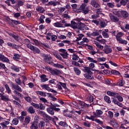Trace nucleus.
Returning a JSON list of instances; mask_svg holds the SVG:
<instances>
[{
  "label": "nucleus",
  "mask_w": 129,
  "mask_h": 129,
  "mask_svg": "<svg viewBox=\"0 0 129 129\" xmlns=\"http://www.w3.org/2000/svg\"><path fill=\"white\" fill-rule=\"evenodd\" d=\"M11 87L12 90H14L13 93H14L15 95H18V96H20V97H23V95L20 93L23 92V90H22V88H21V87L18 85H16L14 83L11 82Z\"/></svg>",
  "instance_id": "obj_1"
},
{
  "label": "nucleus",
  "mask_w": 129,
  "mask_h": 129,
  "mask_svg": "<svg viewBox=\"0 0 129 129\" xmlns=\"http://www.w3.org/2000/svg\"><path fill=\"white\" fill-rule=\"evenodd\" d=\"M6 23H8L11 27H14V25H18L21 24L19 21L16 20L11 19L10 17L6 16L5 18Z\"/></svg>",
  "instance_id": "obj_2"
},
{
  "label": "nucleus",
  "mask_w": 129,
  "mask_h": 129,
  "mask_svg": "<svg viewBox=\"0 0 129 129\" xmlns=\"http://www.w3.org/2000/svg\"><path fill=\"white\" fill-rule=\"evenodd\" d=\"M42 56L43 57L44 62H46L48 64H49V65H53L54 64V62L52 61V56H51V55L42 53Z\"/></svg>",
  "instance_id": "obj_3"
},
{
  "label": "nucleus",
  "mask_w": 129,
  "mask_h": 129,
  "mask_svg": "<svg viewBox=\"0 0 129 129\" xmlns=\"http://www.w3.org/2000/svg\"><path fill=\"white\" fill-rule=\"evenodd\" d=\"M39 113L41 116H43L46 120V122H49L50 120H52L53 122H56L54 121V119L51 117L49 115L47 114L44 111H39Z\"/></svg>",
  "instance_id": "obj_4"
},
{
  "label": "nucleus",
  "mask_w": 129,
  "mask_h": 129,
  "mask_svg": "<svg viewBox=\"0 0 129 129\" xmlns=\"http://www.w3.org/2000/svg\"><path fill=\"white\" fill-rule=\"evenodd\" d=\"M87 59L88 61L90 62H92L93 63H97L98 62H104L105 60H106V58L105 57H98L97 60L93 59V58L91 57H87Z\"/></svg>",
  "instance_id": "obj_5"
},
{
  "label": "nucleus",
  "mask_w": 129,
  "mask_h": 129,
  "mask_svg": "<svg viewBox=\"0 0 129 129\" xmlns=\"http://www.w3.org/2000/svg\"><path fill=\"white\" fill-rule=\"evenodd\" d=\"M116 15L118 18L122 17L124 19H126L128 18V13L125 11H118L116 12Z\"/></svg>",
  "instance_id": "obj_6"
},
{
  "label": "nucleus",
  "mask_w": 129,
  "mask_h": 129,
  "mask_svg": "<svg viewBox=\"0 0 129 129\" xmlns=\"http://www.w3.org/2000/svg\"><path fill=\"white\" fill-rule=\"evenodd\" d=\"M78 24L75 22L74 21H72L70 23H65L64 26L65 27H71L73 29H77Z\"/></svg>",
  "instance_id": "obj_7"
},
{
  "label": "nucleus",
  "mask_w": 129,
  "mask_h": 129,
  "mask_svg": "<svg viewBox=\"0 0 129 129\" xmlns=\"http://www.w3.org/2000/svg\"><path fill=\"white\" fill-rule=\"evenodd\" d=\"M49 70L53 76L56 75V76H59L60 74H61V71L59 70H54L52 68H49Z\"/></svg>",
  "instance_id": "obj_8"
},
{
  "label": "nucleus",
  "mask_w": 129,
  "mask_h": 129,
  "mask_svg": "<svg viewBox=\"0 0 129 129\" xmlns=\"http://www.w3.org/2000/svg\"><path fill=\"white\" fill-rule=\"evenodd\" d=\"M29 49H30L31 51H33L34 54H40V53H41L40 49L33 45H29Z\"/></svg>",
  "instance_id": "obj_9"
},
{
  "label": "nucleus",
  "mask_w": 129,
  "mask_h": 129,
  "mask_svg": "<svg viewBox=\"0 0 129 129\" xmlns=\"http://www.w3.org/2000/svg\"><path fill=\"white\" fill-rule=\"evenodd\" d=\"M84 76L86 79L88 80H94V77H93V73H88L84 74Z\"/></svg>",
  "instance_id": "obj_10"
},
{
  "label": "nucleus",
  "mask_w": 129,
  "mask_h": 129,
  "mask_svg": "<svg viewBox=\"0 0 129 129\" xmlns=\"http://www.w3.org/2000/svg\"><path fill=\"white\" fill-rule=\"evenodd\" d=\"M96 116L94 115H91L90 117V120H92V121H96L97 123H99V124H103V122L101 120H100L99 119H95Z\"/></svg>",
  "instance_id": "obj_11"
},
{
  "label": "nucleus",
  "mask_w": 129,
  "mask_h": 129,
  "mask_svg": "<svg viewBox=\"0 0 129 129\" xmlns=\"http://www.w3.org/2000/svg\"><path fill=\"white\" fill-rule=\"evenodd\" d=\"M103 51L105 54H109V53H111V52H112V48L108 45H106Z\"/></svg>",
  "instance_id": "obj_12"
},
{
  "label": "nucleus",
  "mask_w": 129,
  "mask_h": 129,
  "mask_svg": "<svg viewBox=\"0 0 129 129\" xmlns=\"http://www.w3.org/2000/svg\"><path fill=\"white\" fill-rule=\"evenodd\" d=\"M7 45H8L9 47H11L12 49H15V50L20 48L19 45H18L15 43H12V42H7Z\"/></svg>",
  "instance_id": "obj_13"
},
{
  "label": "nucleus",
  "mask_w": 129,
  "mask_h": 129,
  "mask_svg": "<svg viewBox=\"0 0 129 129\" xmlns=\"http://www.w3.org/2000/svg\"><path fill=\"white\" fill-rule=\"evenodd\" d=\"M111 99L112 102L114 104H116L118 106H119L120 107H122V106H123V105L122 103L117 101V99H115V98H111Z\"/></svg>",
  "instance_id": "obj_14"
},
{
  "label": "nucleus",
  "mask_w": 129,
  "mask_h": 129,
  "mask_svg": "<svg viewBox=\"0 0 129 129\" xmlns=\"http://www.w3.org/2000/svg\"><path fill=\"white\" fill-rule=\"evenodd\" d=\"M110 19L111 21L114 23H117V22H119V18L112 14L110 15Z\"/></svg>",
  "instance_id": "obj_15"
},
{
  "label": "nucleus",
  "mask_w": 129,
  "mask_h": 129,
  "mask_svg": "<svg viewBox=\"0 0 129 129\" xmlns=\"http://www.w3.org/2000/svg\"><path fill=\"white\" fill-rule=\"evenodd\" d=\"M0 61L5 62L6 63H9L10 62V59H9L8 57L5 56L4 54H0Z\"/></svg>",
  "instance_id": "obj_16"
},
{
  "label": "nucleus",
  "mask_w": 129,
  "mask_h": 129,
  "mask_svg": "<svg viewBox=\"0 0 129 129\" xmlns=\"http://www.w3.org/2000/svg\"><path fill=\"white\" fill-rule=\"evenodd\" d=\"M105 84H107V85H109L110 86H117V85H118V83H113L112 81H110L109 80H106Z\"/></svg>",
  "instance_id": "obj_17"
},
{
  "label": "nucleus",
  "mask_w": 129,
  "mask_h": 129,
  "mask_svg": "<svg viewBox=\"0 0 129 129\" xmlns=\"http://www.w3.org/2000/svg\"><path fill=\"white\" fill-rule=\"evenodd\" d=\"M46 111L48 113H49L51 115H54V114H55L53 107H48V108H47Z\"/></svg>",
  "instance_id": "obj_18"
},
{
  "label": "nucleus",
  "mask_w": 129,
  "mask_h": 129,
  "mask_svg": "<svg viewBox=\"0 0 129 129\" xmlns=\"http://www.w3.org/2000/svg\"><path fill=\"white\" fill-rule=\"evenodd\" d=\"M59 5H60V2L57 1H50L47 4V6H53V7H56V6H59Z\"/></svg>",
  "instance_id": "obj_19"
},
{
  "label": "nucleus",
  "mask_w": 129,
  "mask_h": 129,
  "mask_svg": "<svg viewBox=\"0 0 129 129\" xmlns=\"http://www.w3.org/2000/svg\"><path fill=\"white\" fill-rule=\"evenodd\" d=\"M13 59L14 60V61H19L21 60V55L18 53H14L13 54Z\"/></svg>",
  "instance_id": "obj_20"
},
{
  "label": "nucleus",
  "mask_w": 129,
  "mask_h": 129,
  "mask_svg": "<svg viewBox=\"0 0 129 129\" xmlns=\"http://www.w3.org/2000/svg\"><path fill=\"white\" fill-rule=\"evenodd\" d=\"M27 112H28V113H30V114H34V113L36 112V111L35 110V109H34V107L31 106H29L27 109Z\"/></svg>",
  "instance_id": "obj_21"
},
{
  "label": "nucleus",
  "mask_w": 129,
  "mask_h": 129,
  "mask_svg": "<svg viewBox=\"0 0 129 129\" xmlns=\"http://www.w3.org/2000/svg\"><path fill=\"white\" fill-rule=\"evenodd\" d=\"M0 97L2 100H4V101H9L10 99H9V96H5L4 94H2L0 93Z\"/></svg>",
  "instance_id": "obj_22"
},
{
  "label": "nucleus",
  "mask_w": 129,
  "mask_h": 129,
  "mask_svg": "<svg viewBox=\"0 0 129 129\" xmlns=\"http://www.w3.org/2000/svg\"><path fill=\"white\" fill-rule=\"evenodd\" d=\"M74 71L76 75H77L78 76H80V74H81V71L77 67L74 68Z\"/></svg>",
  "instance_id": "obj_23"
},
{
  "label": "nucleus",
  "mask_w": 129,
  "mask_h": 129,
  "mask_svg": "<svg viewBox=\"0 0 129 129\" xmlns=\"http://www.w3.org/2000/svg\"><path fill=\"white\" fill-rule=\"evenodd\" d=\"M86 100L90 103H91V102H93V100H94V97H93V95H89L86 98Z\"/></svg>",
  "instance_id": "obj_24"
},
{
  "label": "nucleus",
  "mask_w": 129,
  "mask_h": 129,
  "mask_svg": "<svg viewBox=\"0 0 129 129\" xmlns=\"http://www.w3.org/2000/svg\"><path fill=\"white\" fill-rule=\"evenodd\" d=\"M36 93L37 95H40V96H44V97L47 96V93L46 92L36 91Z\"/></svg>",
  "instance_id": "obj_25"
},
{
  "label": "nucleus",
  "mask_w": 129,
  "mask_h": 129,
  "mask_svg": "<svg viewBox=\"0 0 129 129\" xmlns=\"http://www.w3.org/2000/svg\"><path fill=\"white\" fill-rule=\"evenodd\" d=\"M117 41L121 45H127V41L122 39V38L118 39Z\"/></svg>",
  "instance_id": "obj_26"
},
{
  "label": "nucleus",
  "mask_w": 129,
  "mask_h": 129,
  "mask_svg": "<svg viewBox=\"0 0 129 129\" xmlns=\"http://www.w3.org/2000/svg\"><path fill=\"white\" fill-rule=\"evenodd\" d=\"M112 98H115V99L117 98V100L120 102H122V101H123V98H122L121 96L119 95L118 93H117V95H116L115 97H113Z\"/></svg>",
  "instance_id": "obj_27"
},
{
  "label": "nucleus",
  "mask_w": 129,
  "mask_h": 129,
  "mask_svg": "<svg viewBox=\"0 0 129 129\" xmlns=\"http://www.w3.org/2000/svg\"><path fill=\"white\" fill-rule=\"evenodd\" d=\"M79 105L81 106H83V107H89V104H86V103L84 102L83 101L79 100Z\"/></svg>",
  "instance_id": "obj_28"
},
{
  "label": "nucleus",
  "mask_w": 129,
  "mask_h": 129,
  "mask_svg": "<svg viewBox=\"0 0 129 129\" xmlns=\"http://www.w3.org/2000/svg\"><path fill=\"white\" fill-rule=\"evenodd\" d=\"M11 69L12 70H14V71H15V72H20V67L15 66V64H12Z\"/></svg>",
  "instance_id": "obj_29"
},
{
  "label": "nucleus",
  "mask_w": 129,
  "mask_h": 129,
  "mask_svg": "<svg viewBox=\"0 0 129 129\" xmlns=\"http://www.w3.org/2000/svg\"><path fill=\"white\" fill-rule=\"evenodd\" d=\"M71 7H72L74 12H76L77 13H81L79 9H77V4H73L71 5Z\"/></svg>",
  "instance_id": "obj_30"
},
{
  "label": "nucleus",
  "mask_w": 129,
  "mask_h": 129,
  "mask_svg": "<svg viewBox=\"0 0 129 129\" xmlns=\"http://www.w3.org/2000/svg\"><path fill=\"white\" fill-rule=\"evenodd\" d=\"M30 129H38V124L36 122H32L31 125L30 126Z\"/></svg>",
  "instance_id": "obj_31"
},
{
  "label": "nucleus",
  "mask_w": 129,
  "mask_h": 129,
  "mask_svg": "<svg viewBox=\"0 0 129 129\" xmlns=\"http://www.w3.org/2000/svg\"><path fill=\"white\" fill-rule=\"evenodd\" d=\"M40 78L42 82H45L46 81H48L49 80V79L47 78V76L46 75H42L40 76Z\"/></svg>",
  "instance_id": "obj_32"
},
{
  "label": "nucleus",
  "mask_w": 129,
  "mask_h": 129,
  "mask_svg": "<svg viewBox=\"0 0 129 129\" xmlns=\"http://www.w3.org/2000/svg\"><path fill=\"white\" fill-rule=\"evenodd\" d=\"M106 93L107 95H109V96H113L114 97H115L117 94V93L111 92L110 91H107Z\"/></svg>",
  "instance_id": "obj_33"
},
{
  "label": "nucleus",
  "mask_w": 129,
  "mask_h": 129,
  "mask_svg": "<svg viewBox=\"0 0 129 129\" xmlns=\"http://www.w3.org/2000/svg\"><path fill=\"white\" fill-rule=\"evenodd\" d=\"M30 121H31V117H29V116L26 117L25 118L24 124L25 125L29 124V123H30Z\"/></svg>",
  "instance_id": "obj_34"
},
{
  "label": "nucleus",
  "mask_w": 129,
  "mask_h": 129,
  "mask_svg": "<svg viewBox=\"0 0 129 129\" xmlns=\"http://www.w3.org/2000/svg\"><path fill=\"white\" fill-rule=\"evenodd\" d=\"M5 87L6 89V91H7V93H8V94H11V93H12V90H11V88H10V86H9V85H5Z\"/></svg>",
  "instance_id": "obj_35"
},
{
  "label": "nucleus",
  "mask_w": 129,
  "mask_h": 129,
  "mask_svg": "<svg viewBox=\"0 0 129 129\" xmlns=\"http://www.w3.org/2000/svg\"><path fill=\"white\" fill-rule=\"evenodd\" d=\"M53 26L56 27V28H63V24L59 22L54 23Z\"/></svg>",
  "instance_id": "obj_36"
},
{
  "label": "nucleus",
  "mask_w": 129,
  "mask_h": 129,
  "mask_svg": "<svg viewBox=\"0 0 129 129\" xmlns=\"http://www.w3.org/2000/svg\"><path fill=\"white\" fill-rule=\"evenodd\" d=\"M104 99L107 103H111V100H110V98L108 96H105Z\"/></svg>",
  "instance_id": "obj_37"
},
{
  "label": "nucleus",
  "mask_w": 129,
  "mask_h": 129,
  "mask_svg": "<svg viewBox=\"0 0 129 129\" xmlns=\"http://www.w3.org/2000/svg\"><path fill=\"white\" fill-rule=\"evenodd\" d=\"M99 25L101 28H105L106 27V24L104 21H101L100 23L99 22Z\"/></svg>",
  "instance_id": "obj_38"
},
{
  "label": "nucleus",
  "mask_w": 129,
  "mask_h": 129,
  "mask_svg": "<svg viewBox=\"0 0 129 129\" xmlns=\"http://www.w3.org/2000/svg\"><path fill=\"white\" fill-rule=\"evenodd\" d=\"M59 125L63 127H67L68 126V124L66 122L60 121L59 123Z\"/></svg>",
  "instance_id": "obj_39"
},
{
  "label": "nucleus",
  "mask_w": 129,
  "mask_h": 129,
  "mask_svg": "<svg viewBox=\"0 0 129 129\" xmlns=\"http://www.w3.org/2000/svg\"><path fill=\"white\" fill-rule=\"evenodd\" d=\"M52 65L53 67H55V68H60L61 69L64 68V66L60 64L53 63Z\"/></svg>",
  "instance_id": "obj_40"
},
{
  "label": "nucleus",
  "mask_w": 129,
  "mask_h": 129,
  "mask_svg": "<svg viewBox=\"0 0 129 129\" xmlns=\"http://www.w3.org/2000/svg\"><path fill=\"white\" fill-rule=\"evenodd\" d=\"M39 127L40 129H44V126H45V122L44 121H41L39 124Z\"/></svg>",
  "instance_id": "obj_41"
},
{
  "label": "nucleus",
  "mask_w": 129,
  "mask_h": 129,
  "mask_svg": "<svg viewBox=\"0 0 129 129\" xmlns=\"http://www.w3.org/2000/svg\"><path fill=\"white\" fill-rule=\"evenodd\" d=\"M46 18L44 15H41L39 19V21L40 22V24H44L45 23V21H44V19Z\"/></svg>",
  "instance_id": "obj_42"
},
{
  "label": "nucleus",
  "mask_w": 129,
  "mask_h": 129,
  "mask_svg": "<svg viewBox=\"0 0 129 129\" xmlns=\"http://www.w3.org/2000/svg\"><path fill=\"white\" fill-rule=\"evenodd\" d=\"M94 67H95V64H94V63L92 62L89 64V68H91L92 71H98V70L94 69Z\"/></svg>",
  "instance_id": "obj_43"
},
{
  "label": "nucleus",
  "mask_w": 129,
  "mask_h": 129,
  "mask_svg": "<svg viewBox=\"0 0 129 129\" xmlns=\"http://www.w3.org/2000/svg\"><path fill=\"white\" fill-rule=\"evenodd\" d=\"M60 56H62V57L63 58V59H67L68 58V52H66L63 53H60Z\"/></svg>",
  "instance_id": "obj_44"
},
{
  "label": "nucleus",
  "mask_w": 129,
  "mask_h": 129,
  "mask_svg": "<svg viewBox=\"0 0 129 129\" xmlns=\"http://www.w3.org/2000/svg\"><path fill=\"white\" fill-rule=\"evenodd\" d=\"M96 14L97 15V16L102 15V9H101V8L96 9Z\"/></svg>",
  "instance_id": "obj_45"
},
{
  "label": "nucleus",
  "mask_w": 129,
  "mask_h": 129,
  "mask_svg": "<svg viewBox=\"0 0 129 129\" xmlns=\"http://www.w3.org/2000/svg\"><path fill=\"white\" fill-rule=\"evenodd\" d=\"M111 74H113V75H120V73H119V72L114 70H111Z\"/></svg>",
  "instance_id": "obj_46"
},
{
  "label": "nucleus",
  "mask_w": 129,
  "mask_h": 129,
  "mask_svg": "<svg viewBox=\"0 0 129 129\" xmlns=\"http://www.w3.org/2000/svg\"><path fill=\"white\" fill-rule=\"evenodd\" d=\"M24 43L27 46L28 48H29V45L32 46L31 44H30L31 42H30V40L27 38L24 39Z\"/></svg>",
  "instance_id": "obj_47"
},
{
  "label": "nucleus",
  "mask_w": 129,
  "mask_h": 129,
  "mask_svg": "<svg viewBox=\"0 0 129 129\" xmlns=\"http://www.w3.org/2000/svg\"><path fill=\"white\" fill-rule=\"evenodd\" d=\"M11 36L16 40V41H19V40H20L19 38V35L16 33L12 34Z\"/></svg>",
  "instance_id": "obj_48"
},
{
  "label": "nucleus",
  "mask_w": 129,
  "mask_h": 129,
  "mask_svg": "<svg viewBox=\"0 0 129 129\" xmlns=\"http://www.w3.org/2000/svg\"><path fill=\"white\" fill-rule=\"evenodd\" d=\"M111 125H112L113 127L114 128H117L118 127V124L116 122H114L113 121H111Z\"/></svg>",
  "instance_id": "obj_49"
},
{
  "label": "nucleus",
  "mask_w": 129,
  "mask_h": 129,
  "mask_svg": "<svg viewBox=\"0 0 129 129\" xmlns=\"http://www.w3.org/2000/svg\"><path fill=\"white\" fill-rule=\"evenodd\" d=\"M54 55L57 59H58V60H60V61H63L62 56H61L60 54H58V53H54Z\"/></svg>",
  "instance_id": "obj_50"
},
{
  "label": "nucleus",
  "mask_w": 129,
  "mask_h": 129,
  "mask_svg": "<svg viewBox=\"0 0 129 129\" xmlns=\"http://www.w3.org/2000/svg\"><path fill=\"white\" fill-rule=\"evenodd\" d=\"M118 86L120 87H121L122 86H123V85H124V83H125V81H124V80H120L119 82H118Z\"/></svg>",
  "instance_id": "obj_51"
},
{
  "label": "nucleus",
  "mask_w": 129,
  "mask_h": 129,
  "mask_svg": "<svg viewBox=\"0 0 129 129\" xmlns=\"http://www.w3.org/2000/svg\"><path fill=\"white\" fill-rule=\"evenodd\" d=\"M78 37H77L76 41L78 42V41H80V40H82V38L84 37V35L82 34H79L78 35Z\"/></svg>",
  "instance_id": "obj_52"
},
{
  "label": "nucleus",
  "mask_w": 129,
  "mask_h": 129,
  "mask_svg": "<svg viewBox=\"0 0 129 129\" xmlns=\"http://www.w3.org/2000/svg\"><path fill=\"white\" fill-rule=\"evenodd\" d=\"M122 36H123V33L121 32L118 33L117 36H116V39L117 40V41L118 39H121V38L120 37H122Z\"/></svg>",
  "instance_id": "obj_53"
},
{
  "label": "nucleus",
  "mask_w": 129,
  "mask_h": 129,
  "mask_svg": "<svg viewBox=\"0 0 129 129\" xmlns=\"http://www.w3.org/2000/svg\"><path fill=\"white\" fill-rule=\"evenodd\" d=\"M85 72H86V73H93L92 72H91V68H89V67H86L85 68Z\"/></svg>",
  "instance_id": "obj_54"
},
{
  "label": "nucleus",
  "mask_w": 129,
  "mask_h": 129,
  "mask_svg": "<svg viewBox=\"0 0 129 129\" xmlns=\"http://www.w3.org/2000/svg\"><path fill=\"white\" fill-rule=\"evenodd\" d=\"M63 114L64 116H67V117H69L70 118H72V114H68L67 113H66V110L63 111Z\"/></svg>",
  "instance_id": "obj_55"
},
{
  "label": "nucleus",
  "mask_w": 129,
  "mask_h": 129,
  "mask_svg": "<svg viewBox=\"0 0 129 129\" xmlns=\"http://www.w3.org/2000/svg\"><path fill=\"white\" fill-rule=\"evenodd\" d=\"M31 105H32V106H34V107L36 109H39V108H40V105L39 104H36L34 102H32L31 103Z\"/></svg>",
  "instance_id": "obj_56"
},
{
  "label": "nucleus",
  "mask_w": 129,
  "mask_h": 129,
  "mask_svg": "<svg viewBox=\"0 0 129 129\" xmlns=\"http://www.w3.org/2000/svg\"><path fill=\"white\" fill-rule=\"evenodd\" d=\"M108 117L110 119L113 118V112L111 111H109L108 112Z\"/></svg>",
  "instance_id": "obj_57"
},
{
  "label": "nucleus",
  "mask_w": 129,
  "mask_h": 129,
  "mask_svg": "<svg viewBox=\"0 0 129 129\" xmlns=\"http://www.w3.org/2000/svg\"><path fill=\"white\" fill-rule=\"evenodd\" d=\"M24 99L29 103H31V102H32V98L29 96L24 97Z\"/></svg>",
  "instance_id": "obj_58"
},
{
  "label": "nucleus",
  "mask_w": 129,
  "mask_h": 129,
  "mask_svg": "<svg viewBox=\"0 0 129 129\" xmlns=\"http://www.w3.org/2000/svg\"><path fill=\"white\" fill-rule=\"evenodd\" d=\"M102 35L103 37L106 39L107 38H109V35H108L107 33H106L104 31H103L102 32Z\"/></svg>",
  "instance_id": "obj_59"
},
{
  "label": "nucleus",
  "mask_w": 129,
  "mask_h": 129,
  "mask_svg": "<svg viewBox=\"0 0 129 129\" xmlns=\"http://www.w3.org/2000/svg\"><path fill=\"white\" fill-rule=\"evenodd\" d=\"M22 6H24V2L22 1H18L17 6L20 7H22Z\"/></svg>",
  "instance_id": "obj_60"
},
{
  "label": "nucleus",
  "mask_w": 129,
  "mask_h": 129,
  "mask_svg": "<svg viewBox=\"0 0 129 129\" xmlns=\"http://www.w3.org/2000/svg\"><path fill=\"white\" fill-rule=\"evenodd\" d=\"M12 123L15 125H17L19 123V120L17 118H14L12 121Z\"/></svg>",
  "instance_id": "obj_61"
},
{
  "label": "nucleus",
  "mask_w": 129,
  "mask_h": 129,
  "mask_svg": "<svg viewBox=\"0 0 129 129\" xmlns=\"http://www.w3.org/2000/svg\"><path fill=\"white\" fill-rule=\"evenodd\" d=\"M91 35L93 37H96V36H99V31H94L91 33Z\"/></svg>",
  "instance_id": "obj_62"
},
{
  "label": "nucleus",
  "mask_w": 129,
  "mask_h": 129,
  "mask_svg": "<svg viewBox=\"0 0 129 129\" xmlns=\"http://www.w3.org/2000/svg\"><path fill=\"white\" fill-rule=\"evenodd\" d=\"M96 112L97 115H102V114H103V112L101 110H96Z\"/></svg>",
  "instance_id": "obj_63"
},
{
  "label": "nucleus",
  "mask_w": 129,
  "mask_h": 129,
  "mask_svg": "<svg viewBox=\"0 0 129 129\" xmlns=\"http://www.w3.org/2000/svg\"><path fill=\"white\" fill-rule=\"evenodd\" d=\"M86 6H87V5L85 4V3H83L82 5L80 7L79 10H84V9L86 8Z\"/></svg>",
  "instance_id": "obj_64"
}]
</instances>
